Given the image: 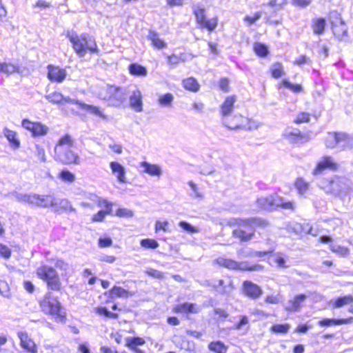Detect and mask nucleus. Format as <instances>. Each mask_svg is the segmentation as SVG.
<instances>
[{
	"instance_id": "obj_1",
	"label": "nucleus",
	"mask_w": 353,
	"mask_h": 353,
	"mask_svg": "<svg viewBox=\"0 0 353 353\" xmlns=\"http://www.w3.org/2000/svg\"><path fill=\"white\" fill-rule=\"evenodd\" d=\"M74 141L71 136L65 134L59 139L54 147L55 159L63 164H79L80 157L71 150Z\"/></svg>"
},
{
	"instance_id": "obj_2",
	"label": "nucleus",
	"mask_w": 353,
	"mask_h": 353,
	"mask_svg": "<svg viewBox=\"0 0 353 353\" xmlns=\"http://www.w3.org/2000/svg\"><path fill=\"white\" fill-rule=\"evenodd\" d=\"M96 96L107 102L110 105L119 107L126 99L125 90L118 86L104 84L99 86L94 91Z\"/></svg>"
},
{
	"instance_id": "obj_3",
	"label": "nucleus",
	"mask_w": 353,
	"mask_h": 353,
	"mask_svg": "<svg viewBox=\"0 0 353 353\" xmlns=\"http://www.w3.org/2000/svg\"><path fill=\"white\" fill-rule=\"evenodd\" d=\"M67 37L72 43L74 50L80 57H83L88 52L91 53L99 52L95 41L87 34L78 35L72 31L67 33Z\"/></svg>"
},
{
	"instance_id": "obj_4",
	"label": "nucleus",
	"mask_w": 353,
	"mask_h": 353,
	"mask_svg": "<svg viewBox=\"0 0 353 353\" xmlns=\"http://www.w3.org/2000/svg\"><path fill=\"white\" fill-rule=\"evenodd\" d=\"M321 186L327 192L332 193L342 199H350L353 194V185L345 177L334 176L331 179L324 180Z\"/></svg>"
},
{
	"instance_id": "obj_5",
	"label": "nucleus",
	"mask_w": 353,
	"mask_h": 353,
	"mask_svg": "<svg viewBox=\"0 0 353 353\" xmlns=\"http://www.w3.org/2000/svg\"><path fill=\"white\" fill-rule=\"evenodd\" d=\"M236 101L235 96H228L221 105L220 114L222 117L223 123L230 129H238L243 125V117L241 115H234V118L239 121L236 123L231 120V113L233 112L234 103Z\"/></svg>"
},
{
	"instance_id": "obj_6",
	"label": "nucleus",
	"mask_w": 353,
	"mask_h": 353,
	"mask_svg": "<svg viewBox=\"0 0 353 353\" xmlns=\"http://www.w3.org/2000/svg\"><path fill=\"white\" fill-rule=\"evenodd\" d=\"M37 276L43 281L49 290L59 291L61 289V282L57 270L48 265H41L37 269Z\"/></svg>"
},
{
	"instance_id": "obj_7",
	"label": "nucleus",
	"mask_w": 353,
	"mask_h": 353,
	"mask_svg": "<svg viewBox=\"0 0 353 353\" xmlns=\"http://www.w3.org/2000/svg\"><path fill=\"white\" fill-rule=\"evenodd\" d=\"M256 203L259 208L264 210H273L279 207L292 211L295 209L294 201H285L283 198L276 194L259 198Z\"/></svg>"
},
{
	"instance_id": "obj_8",
	"label": "nucleus",
	"mask_w": 353,
	"mask_h": 353,
	"mask_svg": "<svg viewBox=\"0 0 353 353\" xmlns=\"http://www.w3.org/2000/svg\"><path fill=\"white\" fill-rule=\"evenodd\" d=\"M39 305L43 312L58 318L64 316L65 312L57 297L51 292H47L39 301Z\"/></svg>"
},
{
	"instance_id": "obj_9",
	"label": "nucleus",
	"mask_w": 353,
	"mask_h": 353,
	"mask_svg": "<svg viewBox=\"0 0 353 353\" xmlns=\"http://www.w3.org/2000/svg\"><path fill=\"white\" fill-rule=\"evenodd\" d=\"M193 11L197 23L202 28H205L209 31H213L216 28L218 19L216 17H214L210 19H206L204 8L199 5H195L193 7Z\"/></svg>"
},
{
	"instance_id": "obj_10",
	"label": "nucleus",
	"mask_w": 353,
	"mask_h": 353,
	"mask_svg": "<svg viewBox=\"0 0 353 353\" xmlns=\"http://www.w3.org/2000/svg\"><path fill=\"white\" fill-rule=\"evenodd\" d=\"M21 126L31 133L32 137L46 136L49 131V128L39 121H32L28 119H24L21 121Z\"/></svg>"
},
{
	"instance_id": "obj_11",
	"label": "nucleus",
	"mask_w": 353,
	"mask_h": 353,
	"mask_svg": "<svg viewBox=\"0 0 353 353\" xmlns=\"http://www.w3.org/2000/svg\"><path fill=\"white\" fill-rule=\"evenodd\" d=\"M338 168V164L332 157H323L317 163L316 167L312 171L314 175L321 174L324 170L328 169L336 170Z\"/></svg>"
},
{
	"instance_id": "obj_12",
	"label": "nucleus",
	"mask_w": 353,
	"mask_h": 353,
	"mask_svg": "<svg viewBox=\"0 0 353 353\" xmlns=\"http://www.w3.org/2000/svg\"><path fill=\"white\" fill-rule=\"evenodd\" d=\"M48 79L54 83H62L67 77V72L65 69L53 65H48Z\"/></svg>"
},
{
	"instance_id": "obj_13",
	"label": "nucleus",
	"mask_w": 353,
	"mask_h": 353,
	"mask_svg": "<svg viewBox=\"0 0 353 353\" xmlns=\"http://www.w3.org/2000/svg\"><path fill=\"white\" fill-rule=\"evenodd\" d=\"M322 243H330V250L341 257H347L350 254V250L344 246L332 243V238L330 236H322L319 239Z\"/></svg>"
},
{
	"instance_id": "obj_14",
	"label": "nucleus",
	"mask_w": 353,
	"mask_h": 353,
	"mask_svg": "<svg viewBox=\"0 0 353 353\" xmlns=\"http://www.w3.org/2000/svg\"><path fill=\"white\" fill-rule=\"evenodd\" d=\"M17 336L20 339V345L29 353H37V346L34 341L26 332H19Z\"/></svg>"
},
{
	"instance_id": "obj_15",
	"label": "nucleus",
	"mask_w": 353,
	"mask_h": 353,
	"mask_svg": "<svg viewBox=\"0 0 353 353\" xmlns=\"http://www.w3.org/2000/svg\"><path fill=\"white\" fill-rule=\"evenodd\" d=\"M214 263L230 270H254L256 268H248L243 263H239L234 260L220 257L214 261Z\"/></svg>"
},
{
	"instance_id": "obj_16",
	"label": "nucleus",
	"mask_w": 353,
	"mask_h": 353,
	"mask_svg": "<svg viewBox=\"0 0 353 353\" xmlns=\"http://www.w3.org/2000/svg\"><path fill=\"white\" fill-rule=\"evenodd\" d=\"M243 288L245 294L253 299H258L263 293L262 289L259 285L251 281H244Z\"/></svg>"
},
{
	"instance_id": "obj_17",
	"label": "nucleus",
	"mask_w": 353,
	"mask_h": 353,
	"mask_svg": "<svg viewBox=\"0 0 353 353\" xmlns=\"http://www.w3.org/2000/svg\"><path fill=\"white\" fill-rule=\"evenodd\" d=\"M283 136L290 141L297 143L308 141L307 136L306 134H301L297 129L287 128L283 132Z\"/></svg>"
},
{
	"instance_id": "obj_18",
	"label": "nucleus",
	"mask_w": 353,
	"mask_h": 353,
	"mask_svg": "<svg viewBox=\"0 0 353 353\" xmlns=\"http://www.w3.org/2000/svg\"><path fill=\"white\" fill-rule=\"evenodd\" d=\"M306 299L307 296L305 294H298L295 296L293 299L288 301V304L285 307V310L290 312H299Z\"/></svg>"
},
{
	"instance_id": "obj_19",
	"label": "nucleus",
	"mask_w": 353,
	"mask_h": 353,
	"mask_svg": "<svg viewBox=\"0 0 353 353\" xmlns=\"http://www.w3.org/2000/svg\"><path fill=\"white\" fill-rule=\"evenodd\" d=\"M142 94L139 89L132 91L130 97V106L137 112L143 111Z\"/></svg>"
},
{
	"instance_id": "obj_20",
	"label": "nucleus",
	"mask_w": 353,
	"mask_h": 353,
	"mask_svg": "<svg viewBox=\"0 0 353 353\" xmlns=\"http://www.w3.org/2000/svg\"><path fill=\"white\" fill-rule=\"evenodd\" d=\"M17 201L21 203H26L30 205L39 206V194H20L15 192L13 194Z\"/></svg>"
},
{
	"instance_id": "obj_21",
	"label": "nucleus",
	"mask_w": 353,
	"mask_h": 353,
	"mask_svg": "<svg viewBox=\"0 0 353 353\" xmlns=\"http://www.w3.org/2000/svg\"><path fill=\"white\" fill-rule=\"evenodd\" d=\"M110 168L119 183H126L125 169L121 163L112 161L110 163Z\"/></svg>"
},
{
	"instance_id": "obj_22",
	"label": "nucleus",
	"mask_w": 353,
	"mask_h": 353,
	"mask_svg": "<svg viewBox=\"0 0 353 353\" xmlns=\"http://www.w3.org/2000/svg\"><path fill=\"white\" fill-rule=\"evenodd\" d=\"M334 15L339 21L336 23L332 22V31L336 37L339 39H342L347 34V28L336 12L334 13Z\"/></svg>"
},
{
	"instance_id": "obj_23",
	"label": "nucleus",
	"mask_w": 353,
	"mask_h": 353,
	"mask_svg": "<svg viewBox=\"0 0 353 353\" xmlns=\"http://www.w3.org/2000/svg\"><path fill=\"white\" fill-rule=\"evenodd\" d=\"M53 208L56 212H59L61 210L65 212H76V210L72 206L70 202L66 199H58L54 197Z\"/></svg>"
},
{
	"instance_id": "obj_24",
	"label": "nucleus",
	"mask_w": 353,
	"mask_h": 353,
	"mask_svg": "<svg viewBox=\"0 0 353 353\" xmlns=\"http://www.w3.org/2000/svg\"><path fill=\"white\" fill-rule=\"evenodd\" d=\"M3 134L13 150H17L20 148L21 143L17 138V133L15 131L6 127L3 129Z\"/></svg>"
},
{
	"instance_id": "obj_25",
	"label": "nucleus",
	"mask_w": 353,
	"mask_h": 353,
	"mask_svg": "<svg viewBox=\"0 0 353 353\" xmlns=\"http://www.w3.org/2000/svg\"><path fill=\"white\" fill-rule=\"evenodd\" d=\"M214 288L222 294H229L232 291L234 287L232 281L230 279H220L213 285Z\"/></svg>"
},
{
	"instance_id": "obj_26",
	"label": "nucleus",
	"mask_w": 353,
	"mask_h": 353,
	"mask_svg": "<svg viewBox=\"0 0 353 353\" xmlns=\"http://www.w3.org/2000/svg\"><path fill=\"white\" fill-rule=\"evenodd\" d=\"M140 165L143 168V172L152 176L159 177L162 174V169L159 165L151 164L147 161H143L141 163Z\"/></svg>"
},
{
	"instance_id": "obj_27",
	"label": "nucleus",
	"mask_w": 353,
	"mask_h": 353,
	"mask_svg": "<svg viewBox=\"0 0 353 353\" xmlns=\"http://www.w3.org/2000/svg\"><path fill=\"white\" fill-rule=\"evenodd\" d=\"M338 146L341 150H349L353 148V137L350 135L339 132Z\"/></svg>"
},
{
	"instance_id": "obj_28",
	"label": "nucleus",
	"mask_w": 353,
	"mask_h": 353,
	"mask_svg": "<svg viewBox=\"0 0 353 353\" xmlns=\"http://www.w3.org/2000/svg\"><path fill=\"white\" fill-rule=\"evenodd\" d=\"M247 230L234 229L232 235L239 239L241 241H248L250 240L254 234V228H247Z\"/></svg>"
},
{
	"instance_id": "obj_29",
	"label": "nucleus",
	"mask_w": 353,
	"mask_h": 353,
	"mask_svg": "<svg viewBox=\"0 0 353 353\" xmlns=\"http://www.w3.org/2000/svg\"><path fill=\"white\" fill-rule=\"evenodd\" d=\"M254 221L252 219H241L232 218L228 220V224L230 226H237L238 230H247V228L253 227Z\"/></svg>"
},
{
	"instance_id": "obj_30",
	"label": "nucleus",
	"mask_w": 353,
	"mask_h": 353,
	"mask_svg": "<svg viewBox=\"0 0 353 353\" xmlns=\"http://www.w3.org/2000/svg\"><path fill=\"white\" fill-rule=\"evenodd\" d=\"M76 104L78 105L82 110H84L92 114L98 116L103 119L107 118L103 111L97 106L88 105L80 101H77Z\"/></svg>"
},
{
	"instance_id": "obj_31",
	"label": "nucleus",
	"mask_w": 353,
	"mask_h": 353,
	"mask_svg": "<svg viewBox=\"0 0 353 353\" xmlns=\"http://www.w3.org/2000/svg\"><path fill=\"white\" fill-rule=\"evenodd\" d=\"M353 322V317L343 319H324L319 321V325L321 327H330L332 325L349 324Z\"/></svg>"
},
{
	"instance_id": "obj_32",
	"label": "nucleus",
	"mask_w": 353,
	"mask_h": 353,
	"mask_svg": "<svg viewBox=\"0 0 353 353\" xmlns=\"http://www.w3.org/2000/svg\"><path fill=\"white\" fill-rule=\"evenodd\" d=\"M147 38L151 41L152 46L157 49L165 48L167 46L165 41L154 31H150Z\"/></svg>"
},
{
	"instance_id": "obj_33",
	"label": "nucleus",
	"mask_w": 353,
	"mask_h": 353,
	"mask_svg": "<svg viewBox=\"0 0 353 353\" xmlns=\"http://www.w3.org/2000/svg\"><path fill=\"white\" fill-rule=\"evenodd\" d=\"M352 303H353V296L352 295L339 297L330 301V303L334 308H340Z\"/></svg>"
},
{
	"instance_id": "obj_34",
	"label": "nucleus",
	"mask_w": 353,
	"mask_h": 353,
	"mask_svg": "<svg viewBox=\"0 0 353 353\" xmlns=\"http://www.w3.org/2000/svg\"><path fill=\"white\" fill-rule=\"evenodd\" d=\"M19 67L17 64L0 61V72L10 75L15 72H19Z\"/></svg>"
},
{
	"instance_id": "obj_35",
	"label": "nucleus",
	"mask_w": 353,
	"mask_h": 353,
	"mask_svg": "<svg viewBox=\"0 0 353 353\" xmlns=\"http://www.w3.org/2000/svg\"><path fill=\"white\" fill-rule=\"evenodd\" d=\"M129 72L131 74L139 77H145L148 74L146 68L138 64L132 63L129 65Z\"/></svg>"
},
{
	"instance_id": "obj_36",
	"label": "nucleus",
	"mask_w": 353,
	"mask_h": 353,
	"mask_svg": "<svg viewBox=\"0 0 353 353\" xmlns=\"http://www.w3.org/2000/svg\"><path fill=\"white\" fill-rule=\"evenodd\" d=\"M339 132H330L327 134L325 143L327 148H334L338 146Z\"/></svg>"
},
{
	"instance_id": "obj_37",
	"label": "nucleus",
	"mask_w": 353,
	"mask_h": 353,
	"mask_svg": "<svg viewBox=\"0 0 353 353\" xmlns=\"http://www.w3.org/2000/svg\"><path fill=\"white\" fill-rule=\"evenodd\" d=\"M183 85L186 90L192 92H197L199 89V84L197 81L192 77L183 80Z\"/></svg>"
},
{
	"instance_id": "obj_38",
	"label": "nucleus",
	"mask_w": 353,
	"mask_h": 353,
	"mask_svg": "<svg viewBox=\"0 0 353 353\" xmlns=\"http://www.w3.org/2000/svg\"><path fill=\"white\" fill-rule=\"evenodd\" d=\"M208 348L215 353H226L228 350V347L221 341L211 342L208 345Z\"/></svg>"
},
{
	"instance_id": "obj_39",
	"label": "nucleus",
	"mask_w": 353,
	"mask_h": 353,
	"mask_svg": "<svg viewBox=\"0 0 353 353\" xmlns=\"http://www.w3.org/2000/svg\"><path fill=\"white\" fill-rule=\"evenodd\" d=\"M325 26V21L323 19H314L312 21V28L315 34H321L323 33Z\"/></svg>"
},
{
	"instance_id": "obj_40",
	"label": "nucleus",
	"mask_w": 353,
	"mask_h": 353,
	"mask_svg": "<svg viewBox=\"0 0 353 353\" xmlns=\"http://www.w3.org/2000/svg\"><path fill=\"white\" fill-rule=\"evenodd\" d=\"M54 196L52 195H40L39 208H53Z\"/></svg>"
},
{
	"instance_id": "obj_41",
	"label": "nucleus",
	"mask_w": 353,
	"mask_h": 353,
	"mask_svg": "<svg viewBox=\"0 0 353 353\" xmlns=\"http://www.w3.org/2000/svg\"><path fill=\"white\" fill-rule=\"evenodd\" d=\"M273 261L276 264V266L279 268H287V260L285 256L281 252L275 253L273 255Z\"/></svg>"
},
{
	"instance_id": "obj_42",
	"label": "nucleus",
	"mask_w": 353,
	"mask_h": 353,
	"mask_svg": "<svg viewBox=\"0 0 353 353\" xmlns=\"http://www.w3.org/2000/svg\"><path fill=\"white\" fill-rule=\"evenodd\" d=\"M125 341V346L128 348H135V347L143 345L145 343V340L140 337H128Z\"/></svg>"
},
{
	"instance_id": "obj_43",
	"label": "nucleus",
	"mask_w": 353,
	"mask_h": 353,
	"mask_svg": "<svg viewBox=\"0 0 353 353\" xmlns=\"http://www.w3.org/2000/svg\"><path fill=\"white\" fill-rule=\"evenodd\" d=\"M295 187L301 195H304L309 190V183L303 179L299 178L296 181Z\"/></svg>"
},
{
	"instance_id": "obj_44",
	"label": "nucleus",
	"mask_w": 353,
	"mask_h": 353,
	"mask_svg": "<svg viewBox=\"0 0 353 353\" xmlns=\"http://www.w3.org/2000/svg\"><path fill=\"white\" fill-rule=\"evenodd\" d=\"M45 98L50 103L54 104L60 103L64 99L63 94L60 92H54L46 94Z\"/></svg>"
},
{
	"instance_id": "obj_45",
	"label": "nucleus",
	"mask_w": 353,
	"mask_h": 353,
	"mask_svg": "<svg viewBox=\"0 0 353 353\" xmlns=\"http://www.w3.org/2000/svg\"><path fill=\"white\" fill-rule=\"evenodd\" d=\"M59 178L68 183H73L76 179L75 175L68 170H62L59 174Z\"/></svg>"
},
{
	"instance_id": "obj_46",
	"label": "nucleus",
	"mask_w": 353,
	"mask_h": 353,
	"mask_svg": "<svg viewBox=\"0 0 353 353\" xmlns=\"http://www.w3.org/2000/svg\"><path fill=\"white\" fill-rule=\"evenodd\" d=\"M243 119L244 120L243 121V125H241L239 128H244L245 129L252 130L257 129L261 125V123L257 121L248 119L244 117Z\"/></svg>"
},
{
	"instance_id": "obj_47",
	"label": "nucleus",
	"mask_w": 353,
	"mask_h": 353,
	"mask_svg": "<svg viewBox=\"0 0 353 353\" xmlns=\"http://www.w3.org/2000/svg\"><path fill=\"white\" fill-rule=\"evenodd\" d=\"M272 75L273 77L277 79L284 74L283 68L280 63H275L271 68Z\"/></svg>"
},
{
	"instance_id": "obj_48",
	"label": "nucleus",
	"mask_w": 353,
	"mask_h": 353,
	"mask_svg": "<svg viewBox=\"0 0 353 353\" xmlns=\"http://www.w3.org/2000/svg\"><path fill=\"white\" fill-rule=\"evenodd\" d=\"M112 297H128L129 292L121 287H114L110 291Z\"/></svg>"
},
{
	"instance_id": "obj_49",
	"label": "nucleus",
	"mask_w": 353,
	"mask_h": 353,
	"mask_svg": "<svg viewBox=\"0 0 353 353\" xmlns=\"http://www.w3.org/2000/svg\"><path fill=\"white\" fill-rule=\"evenodd\" d=\"M290 330L288 324H276L272 326L271 331L277 334H286Z\"/></svg>"
},
{
	"instance_id": "obj_50",
	"label": "nucleus",
	"mask_w": 353,
	"mask_h": 353,
	"mask_svg": "<svg viewBox=\"0 0 353 353\" xmlns=\"http://www.w3.org/2000/svg\"><path fill=\"white\" fill-rule=\"evenodd\" d=\"M141 245L143 248H145L147 249H149V248L156 249L159 247V243L154 239H145L141 240Z\"/></svg>"
},
{
	"instance_id": "obj_51",
	"label": "nucleus",
	"mask_w": 353,
	"mask_h": 353,
	"mask_svg": "<svg viewBox=\"0 0 353 353\" xmlns=\"http://www.w3.org/2000/svg\"><path fill=\"white\" fill-rule=\"evenodd\" d=\"M179 225L184 231H185V232H187L188 233H190V234L198 233L199 232V230L197 228H196L194 226H192V225H190L188 222H185V221H180L179 223Z\"/></svg>"
},
{
	"instance_id": "obj_52",
	"label": "nucleus",
	"mask_w": 353,
	"mask_h": 353,
	"mask_svg": "<svg viewBox=\"0 0 353 353\" xmlns=\"http://www.w3.org/2000/svg\"><path fill=\"white\" fill-rule=\"evenodd\" d=\"M173 99H174L173 95L170 93H167L165 94L161 95L159 98L158 101H159V104L163 106H168L172 103V102L173 101Z\"/></svg>"
},
{
	"instance_id": "obj_53",
	"label": "nucleus",
	"mask_w": 353,
	"mask_h": 353,
	"mask_svg": "<svg viewBox=\"0 0 353 353\" xmlns=\"http://www.w3.org/2000/svg\"><path fill=\"white\" fill-rule=\"evenodd\" d=\"M170 223L167 221H157L155 223V232H158L160 230H163L165 232H170L169 229Z\"/></svg>"
},
{
	"instance_id": "obj_54",
	"label": "nucleus",
	"mask_w": 353,
	"mask_h": 353,
	"mask_svg": "<svg viewBox=\"0 0 353 353\" xmlns=\"http://www.w3.org/2000/svg\"><path fill=\"white\" fill-rule=\"evenodd\" d=\"M254 50L256 54L260 57H265L268 54V50L267 47L260 43H256L254 45Z\"/></svg>"
},
{
	"instance_id": "obj_55",
	"label": "nucleus",
	"mask_w": 353,
	"mask_h": 353,
	"mask_svg": "<svg viewBox=\"0 0 353 353\" xmlns=\"http://www.w3.org/2000/svg\"><path fill=\"white\" fill-rule=\"evenodd\" d=\"M188 185L192 190V193L191 194V196L193 198H203V194L200 191L199 188L197 187L196 184L193 181H190L188 182Z\"/></svg>"
},
{
	"instance_id": "obj_56",
	"label": "nucleus",
	"mask_w": 353,
	"mask_h": 353,
	"mask_svg": "<svg viewBox=\"0 0 353 353\" xmlns=\"http://www.w3.org/2000/svg\"><path fill=\"white\" fill-rule=\"evenodd\" d=\"M282 83L285 88H287L294 92H300L302 90L301 85L291 83L285 79L283 81Z\"/></svg>"
},
{
	"instance_id": "obj_57",
	"label": "nucleus",
	"mask_w": 353,
	"mask_h": 353,
	"mask_svg": "<svg viewBox=\"0 0 353 353\" xmlns=\"http://www.w3.org/2000/svg\"><path fill=\"white\" fill-rule=\"evenodd\" d=\"M133 212L127 208H120L117 212L116 215L119 217L130 218L133 216Z\"/></svg>"
},
{
	"instance_id": "obj_58",
	"label": "nucleus",
	"mask_w": 353,
	"mask_h": 353,
	"mask_svg": "<svg viewBox=\"0 0 353 353\" xmlns=\"http://www.w3.org/2000/svg\"><path fill=\"white\" fill-rule=\"evenodd\" d=\"M145 273L153 278L155 279H163V273L152 268H148L145 270Z\"/></svg>"
},
{
	"instance_id": "obj_59",
	"label": "nucleus",
	"mask_w": 353,
	"mask_h": 353,
	"mask_svg": "<svg viewBox=\"0 0 353 353\" xmlns=\"http://www.w3.org/2000/svg\"><path fill=\"white\" fill-rule=\"evenodd\" d=\"M35 148H36L35 152H36L37 157L39 159H40L42 162H46V157L45 150L43 149V148L39 145H36Z\"/></svg>"
},
{
	"instance_id": "obj_60",
	"label": "nucleus",
	"mask_w": 353,
	"mask_h": 353,
	"mask_svg": "<svg viewBox=\"0 0 353 353\" xmlns=\"http://www.w3.org/2000/svg\"><path fill=\"white\" fill-rule=\"evenodd\" d=\"M98 205L99 207L103 208V210L106 211V212H111L112 211V203H109L107 200H99Z\"/></svg>"
},
{
	"instance_id": "obj_61",
	"label": "nucleus",
	"mask_w": 353,
	"mask_h": 353,
	"mask_svg": "<svg viewBox=\"0 0 353 353\" xmlns=\"http://www.w3.org/2000/svg\"><path fill=\"white\" fill-rule=\"evenodd\" d=\"M188 303L179 304L174 307V311L176 313L188 314Z\"/></svg>"
},
{
	"instance_id": "obj_62",
	"label": "nucleus",
	"mask_w": 353,
	"mask_h": 353,
	"mask_svg": "<svg viewBox=\"0 0 353 353\" xmlns=\"http://www.w3.org/2000/svg\"><path fill=\"white\" fill-rule=\"evenodd\" d=\"M261 17V12H256L253 16H245L244 18V21L248 23V25H251L254 23L256 20L260 19Z\"/></svg>"
},
{
	"instance_id": "obj_63",
	"label": "nucleus",
	"mask_w": 353,
	"mask_h": 353,
	"mask_svg": "<svg viewBox=\"0 0 353 353\" xmlns=\"http://www.w3.org/2000/svg\"><path fill=\"white\" fill-rule=\"evenodd\" d=\"M0 255L5 259L10 258L11 255V251L9 248L0 243Z\"/></svg>"
},
{
	"instance_id": "obj_64",
	"label": "nucleus",
	"mask_w": 353,
	"mask_h": 353,
	"mask_svg": "<svg viewBox=\"0 0 353 353\" xmlns=\"http://www.w3.org/2000/svg\"><path fill=\"white\" fill-rule=\"evenodd\" d=\"M309 120H310V115L307 113L302 112L297 116V117L295 120V122L296 123H301L308 122Z\"/></svg>"
}]
</instances>
